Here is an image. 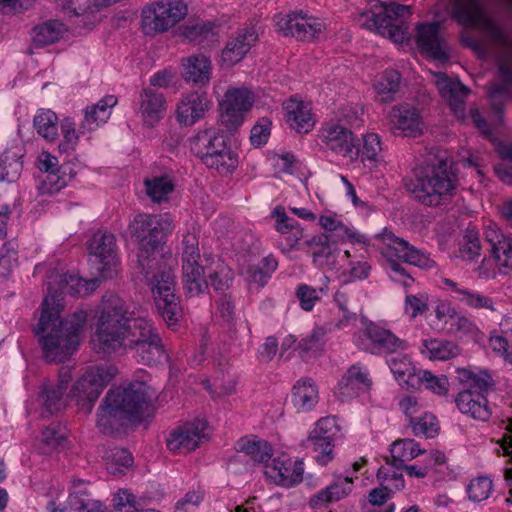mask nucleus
<instances>
[{"mask_svg": "<svg viewBox=\"0 0 512 512\" xmlns=\"http://www.w3.org/2000/svg\"><path fill=\"white\" fill-rule=\"evenodd\" d=\"M97 314L92 341L98 351L110 354L120 348L130 350L138 362L148 366L167 362L168 354L157 329L144 318L131 320L126 303L117 294L106 292Z\"/></svg>", "mask_w": 512, "mask_h": 512, "instance_id": "f257e3e1", "label": "nucleus"}, {"mask_svg": "<svg viewBox=\"0 0 512 512\" xmlns=\"http://www.w3.org/2000/svg\"><path fill=\"white\" fill-rule=\"evenodd\" d=\"M130 235L139 245L135 268L151 286L155 307L169 327L177 325L182 316L179 298L175 294L174 274L162 267L157 259L164 239L172 231L168 214H137L128 226Z\"/></svg>", "mask_w": 512, "mask_h": 512, "instance_id": "f03ea898", "label": "nucleus"}, {"mask_svg": "<svg viewBox=\"0 0 512 512\" xmlns=\"http://www.w3.org/2000/svg\"><path fill=\"white\" fill-rule=\"evenodd\" d=\"M99 284V278L86 280L76 274L65 273L59 276L60 293L48 288L49 295L43 300L40 319L34 329L47 362H63L69 358L79 345V333L87 321V313L83 310L76 311L68 320L60 319L63 310L61 295L85 296L95 291Z\"/></svg>", "mask_w": 512, "mask_h": 512, "instance_id": "7ed1b4c3", "label": "nucleus"}, {"mask_svg": "<svg viewBox=\"0 0 512 512\" xmlns=\"http://www.w3.org/2000/svg\"><path fill=\"white\" fill-rule=\"evenodd\" d=\"M150 399L149 387L142 381L110 389L97 409L96 427L104 435L120 433L141 421Z\"/></svg>", "mask_w": 512, "mask_h": 512, "instance_id": "20e7f679", "label": "nucleus"}, {"mask_svg": "<svg viewBox=\"0 0 512 512\" xmlns=\"http://www.w3.org/2000/svg\"><path fill=\"white\" fill-rule=\"evenodd\" d=\"M457 181L453 162L448 160L446 152L438 151L429 154L425 167L406 187L420 203L436 207L452 200L457 192Z\"/></svg>", "mask_w": 512, "mask_h": 512, "instance_id": "39448f33", "label": "nucleus"}, {"mask_svg": "<svg viewBox=\"0 0 512 512\" xmlns=\"http://www.w3.org/2000/svg\"><path fill=\"white\" fill-rule=\"evenodd\" d=\"M382 239V255L386 259L385 270L392 281L402 284L405 288L411 287L414 278L401 263L393 258L394 256L421 269L428 270L436 267V262L430 258L429 254L417 249L391 231L385 230L382 233Z\"/></svg>", "mask_w": 512, "mask_h": 512, "instance_id": "423d86ee", "label": "nucleus"}, {"mask_svg": "<svg viewBox=\"0 0 512 512\" xmlns=\"http://www.w3.org/2000/svg\"><path fill=\"white\" fill-rule=\"evenodd\" d=\"M410 14V6L375 1L370 10L359 15L358 22L362 27L373 30L394 43H403L408 39L406 20Z\"/></svg>", "mask_w": 512, "mask_h": 512, "instance_id": "0eeeda50", "label": "nucleus"}, {"mask_svg": "<svg viewBox=\"0 0 512 512\" xmlns=\"http://www.w3.org/2000/svg\"><path fill=\"white\" fill-rule=\"evenodd\" d=\"M488 30L492 40L501 48L495 57L497 80L487 86V97L492 109L501 115L506 102L512 98V40L492 23L488 24Z\"/></svg>", "mask_w": 512, "mask_h": 512, "instance_id": "6e6552de", "label": "nucleus"}, {"mask_svg": "<svg viewBox=\"0 0 512 512\" xmlns=\"http://www.w3.org/2000/svg\"><path fill=\"white\" fill-rule=\"evenodd\" d=\"M190 149L206 167L220 174H229L237 167V155L228 145L226 137L213 128L199 131L192 137Z\"/></svg>", "mask_w": 512, "mask_h": 512, "instance_id": "1a4fd4ad", "label": "nucleus"}, {"mask_svg": "<svg viewBox=\"0 0 512 512\" xmlns=\"http://www.w3.org/2000/svg\"><path fill=\"white\" fill-rule=\"evenodd\" d=\"M354 343L360 350L374 355L400 353L408 348L406 340L373 322L354 334Z\"/></svg>", "mask_w": 512, "mask_h": 512, "instance_id": "9d476101", "label": "nucleus"}, {"mask_svg": "<svg viewBox=\"0 0 512 512\" xmlns=\"http://www.w3.org/2000/svg\"><path fill=\"white\" fill-rule=\"evenodd\" d=\"M187 15L182 0H160L142 11L141 23L147 34L169 30Z\"/></svg>", "mask_w": 512, "mask_h": 512, "instance_id": "9b49d317", "label": "nucleus"}, {"mask_svg": "<svg viewBox=\"0 0 512 512\" xmlns=\"http://www.w3.org/2000/svg\"><path fill=\"white\" fill-rule=\"evenodd\" d=\"M275 25L284 36H291L300 41H312L325 30L324 22L303 11H294L286 15H276Z\"/></svg>", "mask_w": 512, "mask_h": 512, "instance_id": "f8f14e48", "label": "nucleus"}, {"mask_svg": "<svg viewBox=\"0 0 512 512\" xmlns=\"http://www.w3.org/2000/svg\"><path fill=\"white\" fill-rule=\"evenodd\" d=\"M253 94L245 88L228 90L220 103V124L232 133L243 123L246 112L252 107Z\"/></svg>", "mask_w": 512, "mask_h": 512, "instance_id": "ddd939ff", "label": "nucleus"}, {"mask_svg": "<svg viewBox=\"0 0 512 512\" xmlns=\"http://www.w3.org/2000/svg\"><path fill=\"white\" fill-rule=\"evenodd\" d=\"M319 140L325 149L351 161L360 156V145L351 130L340 123L323 126L318 133Z\"/></svg>", "mask_w": 512, "mask_h": 512, "instance_id": "4468645a", "label": "nucleus"}, {"mask_svg": "<svg viewBox=\"0 0 512 512\" xmlns=\"http://www.w3.org/2000/svg\"><path fill=\"white\" fill-rule=\"evenodd\" d=\"M113 373L110 369L96 366L87 370L73 386V394L83 403L82 408L90 412L103 389L110 382Z\"/></svg>", "mask_w": 512, "mask_h": 512, "instance_id": "2eb2a0df", "label": "nucleus"}, {"mask_svg": "<svg viewBox=\"0 0 512 512\" xmlns=\"http://www.w3.org/2000/svg\"><path fill=\"white\" fill-rule=\"evenodd\" d=\"M91 261L102 278H112L117 266L115 236L109 232L95 233L89 244Z\"/></svg>", "mask_w": 512, "mask_h": 512, "instance_id": "dca6fc26", "label": "nucleus"}, {"mask_svg": "<svg viewBox=\"0 0 512 512\" xmlns=\"http://www.w3.org/2000/svg\"><path fill=\"white\" fill-rule=\"evenodd\" d=\"M206 427V421L199 419L177 427L166 440L168 450L179 454L195 450L206 439Z\"/></svg>", "mask_w": 512, "mask_h": 512, "instance_id": "f3484780", "label": "nucleus"}, {"mask_svg": "<svg viewBox=\"0 0 512 512\" xmlns=\"http://www.w3.org/2000/svg\"><path fill=\"white\" fill-rule=\"evenodd\" d=\"M440 23H422L416 27V44L422 53L434 60L445 62L449 59L446 43L440 33Z\"/></svg>", "mask_w": 512, "mask_h": 512, "instance_id": "a211bd4d", "label": "nucleus"}, {"mask_svg": "<svg viewBox=\"0 0 512 512\" xmlns=\"http://www.w3.org/2000/svg\"><path fill=\"white\" fill-rule=\"evenodd\" d=\"M212 107V102L205 91H193L182 97L177 105V120L185 126H192L204 118Z\"/></svg>", "mask_w": 512, "mask_h": 512, "instance_id": "6ab92c4d", "label": "nucleus"}, {"mask_svg": "<svg viewBox=\"0 0 512 512\" xmlns=\"http://www.w3.org/2000/svg\"><path fill=\"white\" fill-rule=\"evenodd\" d=\"M72 380L69 368H61L56 383L47 382L40 389L39 396L48 414L62 410L66 406L65 394Z\"/></svg>", "mask_w": 512, "mask_h": 512, "instance_id": "aec40b11", "label": "nucleus"}, {"mask_svg": "<svg viewBox=\"0 0 512 512\" xmlns=\"http://www.w3.org/2000/svg\"><path fill=\"white\" fill-rule=\"evenodd\" d=\"M388 119L394 133L399 131L403 136H416L421 133L419 111L409 104L394 106L388 114Z\"/></svg>", "mask_w": 512, "mask_h": 512, "instance_id": "412c9836", "label": "nucleus"}, {"mask_svg": "<svg viewBox=\"0 0 512 512\" xmlns=\"http://www.w3.org/2000/svg\"><path fill=\"white\" fill-rule=\"evenodd\" d=\"M257 41L254 28H243L232 35L227 41L223 51L222 60L229 66L240 62Z\"/></svg>", "mask_w": 512, "mask_h": 512, "instance_id": "4be33fe9", "label": "nucleus"}, {"mask_svg": "<svg viewBox=\"0 0 512 512\" xmlns=\"http://www.w3.org/2000/svg\"><path fill=\"white\" fill-rule=\"evenodd\" d=\"M455 403L461 413L479 421H488L492 415L485 393L462 389L455 398Z\"/></svg>", "mask_w": 512, "mask_h": 512, "instance_id": "5701e85b", "label": "nucleus"}, {"mask_svg": "<svg viewBox=\"0 0 512 512\" xmlns=\"http://www.w3.org/2000/svg\"><path fill=\"white\" fill-rule=\"evenodd\" d=\"M435 85L454 114L457 116L463 115L464 100L469 93V89L460 81L449 78L445 73L435 74Z\"/></svg>", "mask_w": 512, "mask_h": 512, "instance_id": "b1692460", "label": "nucleus"}, {"mask_svg": "<svg viewBox=\"0 0 512 512\" xmlns=\"http://www.w3.org/2000/svg\"><path fill=\"white\" fill-rule=\"evenodd\" d=\"M166 101L162 93L144 88L139 95V113L147 127H154L165 115Z\"/></svg>", "mask_w": 512, "mask_h": 512, "instance_id": "393cba45", "label": "nucleus"}, {"mask_svg": "<svg viewBox=\"0 0 512 512\" xmlns=\"http://www.w3.org/2000/svg\"><path fill=\"white\" fill-rule=\"evenodd\" d=\"M372 381L366 369L359 365L351 366L338 384V396L341 400L359 396L367 392Z\"/></svg>", "mask_w": 512, "mask_h": 512, "instance_id": "a878e982", "label": "nucleus"}, {"mask_svg": "<svg viewBox=\"0 0 512 512\" xmlns=\"http://www.w3.org/2000/svg\"><path fill=\"white\" fill-rule=\"evenodd\" d=\"M286 122L298 133H308L314 127V119L309 104L290 98L283 103Z\"/></svg>", "mask_w": 512, "mask_h": 512, "instance_id": "bb28decb", "label": "nucleus"}, {"mask_svg": "<svg viewBox=\"0 0 512 512\" xmlns=\"http://www.w3.org/2000/svg\"><path fill=\"white\" fill-rule=\"evenodd\" d=\"M442 283L448 286L451 291L455 293L457 301L463 303L469 308L475 310L486 309L492 312L496 310L494 301L491 297L484 295L477 290L460 286L457 282L449 278H443Z\"/></svg>", "mask_w": 512, "mask_h": 512, "instance_id": "cd10ccee", "label": "nucleus"}, {"mask_svg": "<svg viewBox=\"0 0 512 512\" xmlns=\"http://www.w3.org/2000/svg\"><path fill=\"white\" fill-rule=\"evenodd\" d=\"M353 489L351 477H337L329 486L318 491L311 499L310 504L318 507L347 497Z\"/></svg>", "mask_w": 512, "mask_h": 512, "instance_id": "c85d7f7f", "label": "nucleus"}, {"mask_svg": "<svg viewBox=\"0 0 512 512\" xmlns=\"http://www.w3.org/2000/svg\"><path fill=\"white\" fill-rule=\"evenodd\" d=\"M273 215L276 216V230L284 235L280 245L283 251L289 252L297 246L303 237V231L298 223L287 216L283 208L276 207L273 210Z\"/></svg>", "mask_w": 512, "mask_h": 512, "instance_id": "c756f323", "label": "nucleus"}, {"mask_svg": "<svg viewBox=\"0 0 512 512\" xmlns=\"http://www.w3.org/2000/svg\"><path fill=\"white\" fill-rule=\"evenodd\" d=\"M75 175L76 171L72 164L64 163L57 170L40 176L38 190L41 194H55L64 188Z\"/></svg>", "mask_w": 512, "mask_h": 512, "instance_id": "7c9ffc66", "label": "nucleus"}, {"mask_svg": "<svg viewBox=\"0 0 512 512\" xmlns=\"http://www.w3.org/2000/svg\"><path fill=\"white\" fill-rule=\"evenodd\" d=\"M183 67L182 75L186 82H191L196 85H206L209 83L211 63L206 56H190L183 63Z\"/></svg>", "mask_w": 512, "mask_h": 512, "instance_id": "2f4dec72", "label": "nucleus"}, {"mask_svg": "<svg viewBox=\"0 0 512 512\" xmlns=\"http://www.w3.org/2000/svg\"><path fill=\"white\" fill-rule=\"evenodd\" d=\"M318 402V390L314 382L304 378L294 385L292 389V404L298 412L311 410Z\"/></svg>", "mask_w": 512, "mask_h": 512, "instance_id": "473e14b6", "label": "nucleus"}, {"mask_svg": "<svg viewBox=\"0 0 512 512\" xmlns=\"http://www.w3.org/2000/svg\"><path fill=\"white\" fill-rule=\"evenodd\" d=\"M390 453L391 460H387V464L401 470L402 467H405L406 462L425 454V451L421 450L419 444L413 439H400L392 443Z\"/></svg>", "mask_w": 512, "mask_h": 512, "instance_id": "72a5a7b5", "label": "nucleus"}, {"mask_svg": "<svg viewBox=\"0 0 512 512\" xmlns=\"http://www.w3.org/2000/svg\"><path fill=\"white\" fill-rule=\"evenodd\" d=\"M182 283L188 297L198 296L208 288L204 269L199 263L182 264Z\"/></svg>", "mask_w": 512, "mask_h": 512, "instance_id": "f704fd0d", "label": "nucleus"}, {"mask_svg": "<svg viewBox=\"0 0 512 512\" xmlns=\"http://www.w3.org/2000/svg\"><path fill=\"white\" fill-rule=\"evenodd\" d=\"M68 446L67 430L63 425L53 423L42 431L41 450L43 453L61 452Z\"/></svg>", "mask_w": 512, "mask_h": 512, "instance_id": "c9c22d12", "label": "nucleus"}, {"mask_svg": "<svg viewBox=\"0 0 512 512\" xmlns=\"http://www.w3.org/2000/svg\"><path fill=\"white\" fill-rule=\"evenodd\" d=\"M457 380L463 385V389H471L473 392L487 394L494 386L492 376L486 371L475 373L469 369H457Z\"/></svg>", "mask_w": 512, "mask_h": 512, "instance_id": "e433bc0d", "label": "nucleus"}, {"mask_svg": "<svg viewBox=\"0 0 512 512\" xmlns=\"http://www.w3.org/2000/svg\"><path fill=\"white\" fill-rule=\"evenodd\" d=\"M116 104L117 98L113 95H108L98 101L96 105L88 107L85 112L82 128L93 130L99 124L106 122L111 114L109 109Z\"/></svg>", "mask_w": 512, "mask_h": 512, "instance_id": "4c0bfd02", "label": "nucleus"}, {"mask_svg": "<svg viewBox=\"0 0 512 512\" xmlns=\"http://www.w3.org/2000/svg\"><path fill=\"white\" fill-rule=\"evenodd\" d=\"M453 14L464 26H477L483 15V9L477 0H454Z\"/></svg>", "mask_w": 512, "mask_h": 512, "instance_id": "58836bf2", "label": "nucleus"}, {"mask_svg": "<svg viewBox=\"0 0 512 512\" xmlns=\"http://www.w3.org/2000/svg\"><path fill=\"white\" fill-rule=\"evenodd\" d=\"M309 243L313 262L316 265L323 266L334 261L337 241L332 240L331 236L318 235L313 237Z\"/></svg>", "mask_w": 512, "mask_h": 512, "instance_id": "ea45409f", "label": "nucleus"}, {"mask_svg": "<svg viewBox=\"0 0 512 512\" xmlns=\"http://www.w3.org/2000/svg\"><path fill=\"white\" fill-rule=\"evenodd\" d=\"M103 459L107 471L112 475L123 474L133 463L130 451L122 447H109L104 451Z\"/></svg>", "mask_w": 512, "mask_h": 512, "instance_id": "a19ab883", "label": "nucleus"}, {"mask_svg": "<svg viewBox=\"0 0 512 512\" xmlns=\"http://www.w3.org/2000/svg\"><path fill=\"white\" fill-rule=\"evenodd\" d=\"M236 450L245 453L258 463H266L272 457L270 444L262 439L242 438L236 443Z\"/></svg>", "mask_w": 512, "mask_h": 512, "instance_id": "79ce46f5", "label": "nucleus"}, {"mask_svg": "<svg viewBox=\"0 0 512 512\" xmlns=\"http://www.w3.org/2000/svg\"><path fill=\"white\" fill-rule=\"evenodd\" d=\"M411 389H419L424 385L426 389L434 394L444 396L449 391V381L445 375H434L428 370L419 371L417 377L410 381Z\"/></svg>", "mask_w": 512, "mask_h": 512, "instance_id": "37998d69", "label": "nucleus"}, {"mask_svg": "<svg viewBox=\"0 0 512 512\" xmlns=\"http://www.w3.org/2000/svg\"><path fill=\"white\" fill-rule=\"evenodd\" d=\"M216 29L217 27L213 22L202 21L185 25L182 34L190 42L205 45L216 40Z\"/></svg>", "mask_w": 512, "mask_h": 512, "instance_id": "c03bdc74", "label": "nucleus"}, {"mask_svg": "<svg viewBox=\"0 0 512 512\" xmlns=\"http://www.w3.org/2000/svg\"><path fill=\"white\" fill-rule=\"evenodd\" d=\"M401 75L396 70H386L374 83V88L381 102H390L398 93Z\"/></svg>", "mask_w": 512, "mask_h": 512, "instance_id": "a18cd8bd", "label": "nucleus"}, {"mask_svg": "<svg viewBox=\"0 0 512 512\" xmlns=\"http://www.w3.org/2000/svg\"><path fill=\"white\" fill-rule=\"evenodd\" d=\"M291 469V458L286 454H282L273 459L272 465L266 466L265 474L275 484L290 488L292 483L290 481Z\"/></svg>", "mask_w": 512, "mask_h": 512, "instance_id": "49530a36", "label": "nucleus"}, {"mask_svg": "<svg viewBox=\"0 0 512 512\" xmlns=\"http://www.w3.org/2000/svg\"><path fill=\"white\" fill-rule=\"evenodd\" d=\"M321 226L327 231V233L320 234V236H331L332 240L340 242L346 239L355 238L358 242H366L364 236L356 235L342 222L333 216L323 215L319 220Z\"/></svg>", "mask_w": 512, "mask_h": 512, "instance_id": "de8ad7c7", "label": "nucleus"}, {"mask_svg": "<svg viewBox=\"0 0 512 512\" xmlns=\"http://www.w3.org/2000/svg\"><path fill=\"white\" fill-rule=\"evenodd\" d=\"M66 31L65 25L59 21H47L33 29V42L36 46H46L57 42Z\"/></svg>", "mask_w": 512, "mask_h": 512, "instance_id": "09e8293b", "label": "nucleus"}, {"mask_svg": "<svg viewBox=\"0 0 512 512\" xmlns=\"http://www.w3.org/2000/svg\"><path fill=\"white\" fill-rule=\"evenodd\" d=\"M424 350L428 357L433 360H448L460 353L459 347L452 341L444 339H425L422 342Z\"/></svg>", "mask_w": 512, "mask_h": 512, "instance_id": "8fccbe9b", "label": "nucleus"}, {"mask_svg": "<svg viewBox=\"0 0 512 512\" xmlns=\"http://www.w3.org/2000/svg\"><path fill=\"white\" fill-rule=\"evenodd\" d=\"M58 117L49 109H40L33 119V126L38 135L47 141H54L58 135Z\"/></svg>", "mask_w": 512, "mask_h": 512, "instance_id": "3c124183", "label": "nucleus"}, {"mask_svg": "<svg viewBox=\"0 0 512 512\" xmlns=\"http://www.w3.org/2000/svg\"><path fill=\"white\" fill-rule=\"evenodd\" d=\"M144 185L147 196L156 203H161L168 199V195L175 189L172 179L167 176H155L151 179H145Z\"/></svg>", "mask_w": 512, "mask_h": 512, "instance_id": "603ef678", "label": "nucleus"}, {"mask_svg": "<svg viewBox=\"0 0 512 512\" xmlns=\"http://www.w3.org/2000/svg\"><path fill=\"white\" fill-rule=\"evenodd\" d=\"M305 447L314 453V459L321 466H326L334 459V441L328 437L309 436L305 441Z\"/></svg>", "mask_w": 512, "mask_h": 512, "instance_id": "864d4df0", "label": "nucleus"}, {"mask_svg": "<svg viewBox=\"0 0 512 512\" xmlns=\"http://www.w3.org/2000/svg\"><path fill=\"white\" fill-rule=\"evenodd\" d=\"M389 367L399 383H404L407 389H411V378L417 377L418 373L415 372L409 358L406 355H402L401 357H392L389 360Z\"/></svg>", "mask_w": 512, "mask_h": 512, "instance_id": "5fc2aeb1", "label": "nucleus"}, {"mask_svg": "<svg viewBox=\"0 0 512 512\" xmlns=\"http://www.w3.org/2000/svg\"><path fill=\"white\" fill-rule=\"evenodd\" d=\"M429 297L425 292L418 294H406L404 302V312L410 319H415L418 316L425 314L428 309Z\"/></svg>", "mask_w": 512, "mask_h": 512, "instance_id": "6e6d98bb", "label": "nucleus"}, {"mask_svg": "<svg viewBox=\"0 0 512 512\" xmlns=\"http://www.w3.org/2000/svg\"><path fill=\"white\" fill-rule=\"evenodd\" d=\"M410 425L415 436L423 435L426 438L434 437L439 429L436 417L430 413H425L421 417L410 418Z\"/></svg>", "mask_w": 512, "mask_h": 512, "instance_id": "4d7b16f0", "label": "nucleus"}, {"mask_svg": "<svg viewBox=\"0 0 512 512\" xmlns=\"http://www.w3.org/2000/svg\"><path fill=\"white\" fill-rule=\"evenodd\" d=\"M327 289L321 287L315 289L307 284H301L297 287L296 297L300 307L305 311H311L315 304L321 300V294L326 293Z\"/></svg>", "mask_w": 512, "mask_h": 512, "instance_id": "13d9d810", "label": "nucleus"}, {"mask_svg": "<svg viewBox=\"0 0 512 512\" xmlns=\"http://www.w3.org/2000/svg\"><path fill=\"white\" fill-rule=\"evenodd\" d=\"M493 490V482L486 476L477 477L469 483L467 492L473 502L486 500Z\"/></svg>", "mask_w": 512, "mask_h": 512, "instance_id": "bf43d9fd", "label": "nucleus"}, {"mask_svg": "<svg viewBox=\"0 0 512 512\" xmlns=\"http://www.w3.org/2000/svg\"><path fill=\"white\" fill-rule=\"evenodd\" d=\"M182 264L198 263L200 258L199 241L195 233L187 232L181 241Z\"/></svg>", "mask_w": 512, "mask_h": 512, "instance_id": "052dcab7", "label": "nucleus"}, {"mask_svg": "<svg viewBox=\"0 0 512 512\" xmlns=\"http://www.w3.org/2000/svg\"><path fill=\"white\" fill-rule=\"evenodd\" d=\"M326 331L327 330L323 327H315L310 335L300 340L297 349L302 355L308 352H316L320 350L324 344Z\"/></svg>", "mask_w": 512, "mask_h": 512, "instance_id": "680f3d73", "label": "nucleus"}, {"mask_svg": "<svg viewBox=\"0 0 512 512\" xmlns=\"http://www.w3.org/2000/svg\"><path fill=\"white\" fill-rule=\"evenodd\" d=\"M480 242L478 233L474 230H466L464 243L459 250V256L463 260L473 261L480 254Z\"/></svg>", "mask_w": 512, "mask_h": 512, "instance_id": "e2e57ef3", "label": "nucleus"}, {"mask_svg": "<svg viewBox=\"0 0 512 512\" xmlns=\"http://www.w3.org/2000/svg\"><path fill=\"white\" fill-rule=\"evenodd\" d=\"M62 141L59 143V151L69 154L74 151L78 144V136L75 131V124L70 119H64L61 123Z\"/></svg>", "mask_w": 512, "mask_h": 512, "instance_id": "0e129e2a", "label": "nucleus"}, {"mask_svg": "<svg viewBox=\"0 0 512 512\" xmlns=\"http://www.w3.org/2000/svg\"><path fill=\"white\" fill-rule=\"evenodd\" d=\"M381 141L377 134L370 133L363 137V147L360 148V156L362 161H376L381 152Z\"/></svg>", "mask_w": 512, "mask_h": 512, "instance_id": "69168bd1", "label": "nucleus"}, {"mask_svg": "<svg viewBox=\"0 0 512 512\" xmlns=\"http://www.w3.org/2000/svg\"><path fill=\"white\" fill-rule=\"evenodd\" d=\"M271 121L263 117L252 127L250 141L255 147H261L268 141L271 131Z\"/></svg>", "mask_w": 512, "mask_h": 512, "instance_id": "338daca9", "label": "nucleus"}, {"mask_svg": "<svg viewBox=\"0 0 512 512\" xmlns=\"http://www.w3.org/2000/svg\"><path fill=\"white\" fill-rule=\"evenodd\" d=\"M494 258L503 267L509 266V260L512 259V237L503 234L500 243L491 248Z\"/></svg>", "mask_w": 512, "mask_h": 512, "instance_id": "774afa93", "label": "nucleus"}]
</instances>
